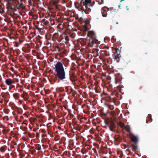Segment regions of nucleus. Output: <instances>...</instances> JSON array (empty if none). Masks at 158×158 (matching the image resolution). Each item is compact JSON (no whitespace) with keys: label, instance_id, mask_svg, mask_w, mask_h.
Instances as JSON below:
<instances>
[{"label":"nucleus","instance_id":"31","mask_svg":"<svg viewBox=\"0 0 158 158\" xmlns=\"http://www.w3.org/2000/svg\"><path fill=\"white\" fill-rule=\"evenodd\" d=\"M124 147L125 148H127V146H126V145H125V144L124 145Z\"/></svg>","mask_w":158,"mask_h":158},{"label":"nucleus","instance_id":"29","mask_svg":"<svg viewBox=\"0 0 158 158\" xmlns=\"http://www.w3.org/2000/svg\"><path fill=\"white\" fill-rule=\"evenodd\" d=\"M101 2H99V4H102L104 3V0H101Z\"/></svg>","mask_w":158,"mask_h":158},{"label":"nucleus","instance_id":"41","mask_svg":"<svg viewBox=\"0 0 158 158\" xmlns=\"http://www.w3.org/2000/svg\"><path fill=\"white\" fill-rule=\"evenodd\" d=\"M12 0H8V2H10V1H11Z\"/></svg>","mask_w":158,"mask_h":158},{"label":"nucleus","instance_id":"40","mask_svg":"<svg viewBox=\"0 0 158 158\" xmlns=\"http://www.w3.org/2000/svg\"><path fill=\"white\" fill-rule=\"evenodd\" d=\"M124 0H120V2H122V1H124Z\"/></svg>","mask_w":158,"mask_h":158},{"label":"nucleus","instance_id":"44","mask_svg":"<svg viewBox=\"0 0 158 158\" xmlns=\"http://www.w3.org/2000/svg\"><path fill=\"white\" fill-rule=\"evenodd\" d=\"M118 22H117L116 23V24H118Z\"/></svg>","mask_w":158,"mask_h":158},{"label":"nucleus","instance_id":"4","mask_svg":"<svg viewBox=\"0 0 158 158\" xmlns=\"http://www.w3.org/2000/svg\"><path fill=\"white\" fill-rule=\"evenodd\" d=\"M120 52L119 49H116L115 52L114 53L113 56V59H115L117 62H119V58L121 57Z\"/></svg>","mask_w":158,"mask_h":158},{"label":"nucleus","instance_id":"30","mask_svg":"<svg viewBox=\"0 0 158 158\" xmlns=\"http://www.w3.org/2000/svg\"><path fill=\"white\" fill-rule=\"evenodd\" d=\"M104 51H105V50H102L101 51V53L102 54H105V52H104Z\"/></svg>","mask_w":158,"mask_h":158},{"label":"nucleus","instance_id":"39","mask_svg":"<svg viewBox=\"0 0 158 158\" xmlns=\"http://www.w3.org/2000/svg\"><path fill=\"white\" fill-rule=\"evenodd\" d=\"M11 69L13 70V68L12 67H11L10 68Z\"/></svg>","mask_w":158,"mask_h":158},{"label":"nucleus","instance_id":"35","mask_svg":"<svg viewBox=\"0 0 158 158\" xmlns=\"http://www.w3.org/2000/svg\"><path fill=\"white\" fill-rule=\"evenodd\" d=\"M65 39L66 40H69L68 39V38H66V37H65Z\"/></svg>","mask_w":158,"mask_h":158},{"label":"nucleus","instance_id":"23","mask_svg":"<svg viewBox=\"0 0 158 158\" xmlns=\"http://www.w3.org/2000/svg\"><path fill=\"white\" fill-rule=\"evenodd\" d=\"M102 14L103 17H106L107 15V13L106 12V11L102 12Z\"/></svg>","mask_w":158,"mask_h":158},{"label":"nucleus","instance_id":"3","mask_svg":"<svg viewBox=\"0 0 158 158\" xmlns=\"http://www.w3.org/2000/svg\"><path fill=\"white\" fill-rule=\"evenodd\" d=\"M87 37L90 38L88 42V44L89 47H93L95 44H100V41L96 39V34L93 31H88Z\"/></svg>","mask_w":158,"mask_h":158},{"label":"nucleus","instance_id":"16","mask_svg":"<svg viewBox=\"0 0 158 158\" xmlns=\"http://www.w3.org/2000/svg\"><path fill=\"white\" fill-rule=\"evenodd\" d=\"M14 98L16 99H18L19 98V94L18 93H15L13 94Z\"/></svg>","mask_w":158,"mask_h":158},{"label":"nucleus","instance_id":"36","mask_svg":"<svg viewBox=\"0 0 158 158\" xmlns=\"http://www.w3.org/2000/svg\"><path fill=\"white\" fill-rule=\"evenodd\" d=\"M22 1L25 2L26 0H21Z\"/></svg>","mask_w":158,"mask_h":158},{"label":"nucleus","instance_id":"7","mask_svg":"<svg viewBox=\"0 0 158 158\" xmlns=\"http://www.w3.org/2000/svg\"><path fill=\"white\" fill-rule=\"evenodd\" d=\"M110 130L112 131H115L114 128L115 127V125L113 122H111L109 123Z\"/></svg>","mask_w":158,"mask_h":158},{"label":"nucleus","instance_id":"45","mask_svg":"<svg viewBox=\"0 0 158 158\" xmlns=\"http://www.w3.org/2000/svg\"><path fill=\"white\" fill-rule=\"evenodd\" d=\"M127 158H130L129 157H127Z\"/></svg>","mask_w":158,"mask_h":158},{"label":"nucleus","instance_id":"19","mask_svg":"<svg viewBox=\"0 0 158 158\" xmlns=\"http://www.w3.org/2000/svg\"><path fill=\"white\" fill-rule=\"evenodd\" d=\"M83 6H85L86 8H90L91 6H92V5L91 4H84L83 5Z\"/></svg>","mask_w":158,"mask_h":158},{"label":"nucleus","instance_id":"32","mask_svg":"<svg viewBox=\"0 0 158 158\" xmlns=\"http://www.w3.org/2000/svg\"><path fill=\"white\" fill-rule=\"evenodd\" d=\"M55 82V81H54L53 82H51V83L52 84H53Z\"/></svg>","mask_w":158,"mask_h":158},{"label":"nucleus","instance_id":"12","mask_svg":"<svg viewBox=\"0 0 158 158\" xmlns=\"http://www.w3.org/2000/svg\"><path fill=\"white\" fill-rule=\"evenodd\" d=\"M117 124L118 126H119L121 128H124V127H125L124 124L120 121L117 122Z\"/></svg>","mask_w":158,"mask_h":158},{"label":"nucleus","instance_id":"43","mask_svg":"<svg viewBox=\"0 0 158 158\" xmlns=\"http://www.w3.org/2000/svg\"><path fill=\"white\" fill-rule=\"evenodd\" d=\"M35 151V150H34L33 151H32V152L33 153V152H34Z\"/></svg>","mask_w":158,"mask_h":158},{"label":"nucleus","instance_id":"6","mask_svg":"<svg viewBox=\"0 0 158 158\" xmlns=\"http://www.w3.org/2000/svg\"><path fill=\"white\" fill-rule=\"evenodd\" d=\"M130 137L131 140L135 143H136L138 141V138L137 137L135 136L132 134H130Z\"/></svg>","mask_w":158,"mask_h":158},{"label":"nucleus","instance_id":"17","mask_svg":"<svg viewBox=\"0 0 158 158\" xmlns=\"http://www.w3.org/2000/svg\"><path fill=\"white\" fill-rule=\"evenodd\" d=\"M83 5L84 4H91V1L90 0H85V1L82 2Z\"/></svg>","mask_w":158,"mask_h":158},{"label":"nucleus","instance_id":"27","mask_svg":"<svg viewBox=\"0 0 158 158\" xmlns=\"http://www.w3.org/2000/svg\"><path fill=\"white\" fill-rule=\"evenodd\" d=\"M59 90L60 92H63L64 91V89L63 87H60L59 89Z\"/></svg>","mask_w":158,"mask_h":158},{"label":"nucleus","instance_id":"22","mask_svg":"<svg viewBox=\"0 0 158 158\" xmlns=\"http://www.w3.org/2000/svg\"><path fill=\"white\" fill-rule=\"evenodd\" d=\"M57 1L58 2H60L63 4L67 2L66 0H57Z\"/></svg>","mask_w":158,"mask_h":158},{"label":"nucleus","instance_id":"34","mask_svg":"<svg viewBox=\"0 0 158 158\" xmlns=\"http://www.w3.org/2000/svg\"><path fill=\"white\" fill-rule=\"evenodd\" d=\"M118 7L120 9V4L119 5H118Z\"/></svg>","mask_w":158,"mask_h":158},{"label":"nucleus","instance_id":"11","mask_svg":"<svg viewBox=\"0 0 158 158\" xmlns=\"http://www.w3.org/2000/svg\"><path fill=\"white\" fill-rule=\"evenodd\" d=\"M121 140L118 137H116L115 138L114 143L115 144L118 145L121 143Z\"/></svg>","mask_w":158,"mask_h":158},{"label":"nucleus","instance_id":"20","mask_svg":"<svg viewBox=\"0 0 158 158\" xmlns=\"http://www.w3.org/2000/svg\"><path fill=\"white\" fill-rule=\"evenodd\" d=\"M58 33H55L53 34V39H56L58 36Z\"/></svg>","mask_w":158,"mask_h":158},{"label":"nucleus","instance_id":"25","mask_svg":"<svg viewBox=\"0 0 158 158\" xmlns=\"http://www.w3.org/2000/svg\"><path fill=\"white\" fill-rule=\"evenodd\" d=\"M0 150L1 152H5V147L3 146L1 147L0 148Z\"/></svg>","mask_w":158,"mask_h":158},{"label":"nucleus","instance_id":"8","mask_svg":"<svg viewBox=\"0 0 158 158\" xmlns=\"http://www.w3.org/2000/svg\"><path fill=\"white\" fill-rule=\"evenodd\" d=\"M6 83L9 86L12 85L14 83V81L11 78H7L5 80Z\"/></svg>","mask_w":158,"mask_h":158},{"label":"nucleus","instance_id":"37","mask_svg":"<svg viewBox=\"0 0 158 158\" xmlns=\"http://www.w3.org/2000/svg\"><path fill=\"white\" fill-rule=\"evenodd\" d=\"M127 7H128V6H127L126 8H127V10H128L129 9H128V8H127Z\"/></svg>","mask_w":158,"mask_h":158},{"label":"nucleus","instance_id":"24","mask_svg":"<svg viewBox=\"0 0 158 158\" xmlns=\"http://www.w3.org/2000/svg\"><path fill=\"white\" fill-rule=\"evenodd\" d=\"M36 148L35 149H37L38 150H40L41 149V146L39 144H37L36 145Z\"/></svg>","mask_w":158,"mask_h":158},{"label":"nucleus","instance_id":"42","mask_svg":"<svg viewBox=\"0 0 158 158\" xmlns=\"http://www.w3.org/2000/svg\"><path fill=\"white\" fill-rule=\"evenodd\" d=\"M34 148V147H31V149H33V148Z\"/></svg>","mask_w":158,"mask_h":158},{"label":"nucleus","instance_id":"21","mask_svg":"<svg viewBox=\"0 0 158 158\" xmlns=\"http://www.w3.org/2000/svg\"><path fill=\"white\" fill-rule=\"evenodd\" d=\"M125 128L126 131L128 132L129 133L130 135V134H131L130 132V129L129 127H126V126L124 127Z\"/></svg>","mask_w":158,"mask_h":158},{"label":"nucleus","instance_id":"46","mask_svg":"<svg viewBox=\"0 0 158 158\" xmlns=\"http://www.w3.org/2000/svg\"><path fill=\"white\" fill-rule=\"evenodd\" d=\"M59 81H59H59H58V82H59Z\"/></svg>","mask_w":158,"mask_h":158},{"label":"nucleus","instance_id":"26","mask_svg":"<svg viewBox=\"0 0 158 158\" xmlns=\"http://www.w3.org/2000/svg\"><path fill=\"white\" fill-rule=\"evenodd\" d=\"M148 117L151 120V122H152V115L150 114H149L148 115Z\"/></svg>","mask_w":158,"mask_h":158},{"label":"nucleus","instance_id":"18","mask_svg":"<svg viewBox=\"0 0 158 158\" xmlns=\"http://www.w3.org/2000/svg\"><path fill=\"white\" fill-rule=\"evenodd\" d=\"M96 156L98 157V155L97 152L95 151L94 152V153L92 154L91 155L92 157L93 158L94 157V158H96Z\"/></svg>","mask_w":158,"mask_h":158},{"label":"nucleus","instance_id":"28","mask_svg":"<svg viewBox=\"0 0 158 158\" xmlns=\"http://www.w3.org/2000/svg\"><path fill=\"white\" fill-rule=\"evenodd\" d=\"M3 11V9L2 6L0 5V12Z\"/></svg>","mask_w":158,"mask_h":158},{"label":"nucleus","instance_id":"15","mask_svg":"<svg viewBox=\"0 0 158 158\" xmlns=\"http://www.w3.org/2000/svg\"><path fill=\"white\" fill-rule=\"evenodd\" d=\"M89 28H88L87 26L85 24L83 26V32H85L86 31H89Z\"/></svg>","mask_w":158,"mask_h":158},{"label":"nucleus","instance_id":"13","mask_svg":"<svg viewBox=\"0 0 158 158\" xmlns=\"http://www.w3.org/2000/svg\"><path fill=\"white\" fill-rule=\"evenodd\" d=\"M107 49V50H105L104 52H105V55L106 56H110L109 53V47H105Z\"/></svg>","mask_w":158,"mask_h":158},{"label":"nucleus","instance_id":"10","mask_svg":"<svg viewBox=\"0 0 158 158\" xmlns=\"http://www.w3.org/2000/svg\"><path fill=\"white\" fill-rule=\"evenodd\" d=\"M80 40V42L82 46H85V47H86L88 46H89V45L88 44V43L87 44L86 42L85 41L86 40L82 39Z\"/></svg>","mask_w":158,"mask_h":158},{"label":"nucleus","instance_id":"9","mask_svg":"<svg viewBox=\"0 0 158 158\" xmlns=\"http://www.w3.org/2000/svg\"><path fill=\"white\" fill-rule=\"evenodd\" d=\"M69 79L72 82H75L77 80L74 73H72L71 74H69Z\"/></svg>","mask_w":158,"mask_h":158},{"label":"nucleus","instance_id":"33","mask_svg":"<svg viewBox=\"0 0 158 158\" xmlns=\"http://www.w3.org/2000/svg\"><path fill=\"white\" fill-rule=\"evenodd\" d=\"M58 49H59V50H58V51L59 52H60L61 51V49H60L59 48H58Z\"/></svg>","mask_w":158,"mask_h":158},{"label":"nucleus","instance_id":"1","mask_svg":"<svg viewBox=\"0 0 158 158\" xmlns=\"http://www.w3.org/2000/svg\"><path fill=\"white\" fill-rule=\"evenodd\" d=\"M7 9V14L11 17H13V13L14 11L17 10H23L24 8V5L23 3L17 4L16 3H11L8 2L6 6Z\"/></svg>","mask_w":158,"mask_h":158},{"label":"nucleus","instance_id":"5","mask_svg":"<svg viewBox=\"0 0 158 158\" xmlns=\"http://www.w3.org/2000/svg\"><path fill=\"white\" fill-rule=\"evenodd\" d=\"M75 6L77 9L80 11H84L85 9L83 7L82 2H81L80 3L78 2H76L75 4Z\"/></svg>","mask_w":158,"mask_h":158},{"label":"nucleus","instance_id":"2","mask_svg":"<svg viewBox=\"0 0 158 158\" xmlns=\"http://www.w3.org/2000/svg\"><path fill=\"white\" fill-rule=\"evenodd\" d=\"M55 71L56 73V76L59 80H63L65 79V73L61 62L59 61L57 62L55 65Z\"/></svg>","mask_w":158,"mask_h":158},{"label":"nucleus","instance_id":"14","mask_svg":"<svg viewBox=\"0 0 158 158\" xmlns=\"http://www.w3.org/2000/svg\"><path fill=\"white\" fill-rule=\"evenodd\" d=\"M131 147L132 148L131 149L134 152L136 151L137 150V146L133 144H131Z\"/></svg>","mask_w":158,"mask_h":158},{"label":"nucleus","instance_id":"38","mask_svg":"<svg viewBox=\"0 0 158 158\" xmlns=\"http://www.w3.org/2000/svg\"><path fill=\"white\" fill-rule=\"evenodd\" d=\"M127 7H128V6H127L126 8H127V10H128L129 9H128V8H127Z\"/></svg>","mask_w":158,"mask_h":158}]
</instances>
